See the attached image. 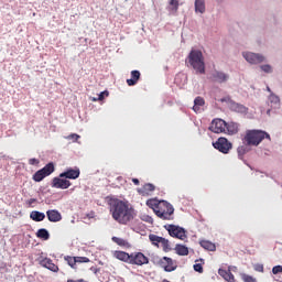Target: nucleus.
<instances>
[{
    "mask_svg": "<svg viewBox=\"0 0 282 282\" xmlns=\"http://www.w3.org/2000/svg\"><path fill=\"white\" fill-rule=\"evenodd\" d=\"M108 206L112 219L121 226H127L135 219V208H133V205H131L129 200L110 198L108 200Z\"/></svg>",
    "mask_w": 282,
    "mask_h": 282,
    "instance_id": "obj_1",
    "label": "nucleus"
},
{
    "mask_svg": "<svg viewBox=\"0 0 282 282\" xmlns=\"http://www.w3.org/2000/svg\"><path fill=\"white\" fill-rule=\"evenodd\" d=\"M147 206L153 210V213L159 217V219L167 220L173 219V215L175 213V208L171 203L166 200H158V199H148Z\"/></svg>",
    "mask_w": 282,
    "mask_h": 282,
    "instance_id": "obj_2",
    "label": "nucleus"
},
{
    "mask_svg": "<svg viewBox=\"0 0 282 282\" xmlns=\"http://www.w3.org/2000/svg\"><path fill=\"white\" fill-rule=\"evenodd\" d=\"M270 140V134L261 130H248L242 139L243 144L247 147H259L263 140Z\"/></svg>",
    "mask_w": 282,
    "mask_h": 282,
    "instance_id": "obj_3",
    "label": "nucleus"
},
{
    "mask_svg": "<svg viewBox=\"0 0 282 282\" xmlns=\"http://www.w3.org/2000/svg\"><path fill=\"white\" fill-rule=\"evenodd\" d=\"M188 63L197 74H206V64L204 63V53L199 50H192L188 54Z\"/></svg>",
    "mask_w": 282,
    "mask_h": 282,
    "instance_id": "obj_4",
    "label": "nucleus"
},
{
    "mask_svg": "<svg viewBox=\"0 0 282 282\" xmlns=\"http://www.w3.org/2000/svg\"><path fill=\"white\" fill-rule=\"evenodd\" d=\"M55 171L54 163L46 164L43 169L35 172L32 176L34 182H43L44 177H50Z\"/></svg>",
    "mask_w": 282,
    "mask_h": 282,
    "instance_id": "obj_5",
    "label": "nucleus"
},
{
    "mask_svg": "<svg viewBox=\"0 0 282 282\" xmlns=\"http://www.w3.org/2000/svg\"><path fill=\"white\" fill-rule=\"evenodd\" d=\"M148 263H149V257L144 256V253L142 252L130 253V261H129L130 265L142 267V265H148Z\"/></svg>",
    "mask_w": 282,
    "mask_h": 282,
    "instance_id": "obj_6",
    "label": "nucleus"
},
{
    "mask_svg": "<svg viewBox=\"0 0 282 282\" xmlns=\"http://www.w3.org/2000/svg\"><path fill=\"white\" fill-rule=\"evenodd\" d=\"M214 149H217L220 153H229L230 149H232V143L228 141V139L220 137L216 142L213 143Z\"/></svg>",
    "mask_w": 282,
    "mask_h": 282,
    "instance_id": "obj_7",
    "label": "nucleus"
},
{
    "mask_svg": "<svg viewBox=\"0 0 282 282\" xmlns=\"http://www.w3.org/2000/svg\"><path fill=\"white\" fill-rule=\"evenodd\" d=\"M165 228L171 237H175L182 241L186 239V230H184V228L175 225H167Z\"/></svg>",
    "mask_w": 282,
    "mask_h": 282,
    "instance_id": "obj_8",
    "label": "nucleus"
},
{
    "mask_svg": "<svg viewBox=\"0 0 282 282\" xmlns=\"http://www.w3.org/2000/svg\"><path fill=\"white\" fill-rule=\"evenodd\" d=\"M243 58L247 61V63H250V65H259V63H263L265 61V57L261 54L257 53H242Z\"/></svg>",
    "mask_w": 282,
    "mask_h": 282,
    "instance_id": "obj_9",
    "label": "nucleus"
},
{
    "mask_svg": "<svg viewBox=\"0 0 282 282\" xmlns=\"http://www.w3.org/2000/svg\"><path fill=\"white\" fill-rule=\"evenodd\" d=\"M213 133H226V122L223 119H214L209 126Z\"/></svg>",
    "mask_w": 282,
    "mask_h": 282,
    "instance_id": "obj_10",
    "label": "nucleus"
},
{
    "mask_svg": "<svg viewBox=\"0 0 282 282\" xmlns=\"http://www.w3.org/2000/svg\"><path fill=\"white\" fill-rule=\"evenodd\" d=\"M72 186V182H69L67 178L64 177H54L52 181V187L53 188H61L62 191H65Z\"/></svg>",
    "mask_w": 282,
    "mask_h": 282,
    "instance_id": "obj_11",
    "label": "nucleus"
},
{
    "mask_svg": "<svg viewBox=\"0 0 282 282\" xmlns=\"http://www.w3.org/2000/svg\"><path fill=\"white\" fill-rule=\"evenodd\" d=\"M159 263L165 272H174V270H177V264L169 257H163Z\"/></svg>",
    "mask_w": 282,
    "mask_h": 282,
    "instance_id": "obj_12",
    "label": "nucleus"
},
{
    "mask_svg": "<svg viewBox=\"0 0 282 282\" xmlns=\"http://www.w3.org/2000/svg\"><path fill=\"white\" fill-rule=\"evenodd\" d=\"M46 217L52 224H58L63 220V215L57 209H48L46 212Z\"/></svg>",
    "mask_w": 282,
    "mask_h": 282,
    "instance_id": "obj_13",
    "label": "nucleus"
},
{
    "mask_svg": "<svg viewBox=\"0 0 282 282\" xmlns=\"http://www.w3.org/2000/svg\"><path fill=\"white\" fill-rule=\"evenodd\" d=\"M39 263L42 265V268L51 270V272H58V265L54 264V261L50 258H41Z\"/></svg>",
    "mask_w": 282,
    "mask_h": 282,
    "instance_id": "obj_14",
    "label": "nucleus"
},
{
    "mask_svg": "<svg viewBox=\"0 0 282 282\" xmlns=\"http://www.w3.org/2000/svg\"><path fill=\"white\" fill-rule=\"evenodd\" d=\"M59 177H65L66 180H78V177H80V170L68 169L65 172L61 173Z\"/></svg>",
    "mask_w": 282,
    "mask_h": 282,
    "instance_id": "obj_15",
    "label": "nucleus"
},
{
    "mask_svg": "<svg viewBox=\"0 0 282 282\" xmlns=\"http://www.w3.org/2000/svg\"><path fill=\"white\" fill-rule=\"evenodd\" d=\"M213 78L216 83H228V79L230 78V75L226 74L224 72L216 70L213 74Z\"/></svg>",
    "mask_w": 282,
    "mask_h": 282,
    "instance_id": "obj_16",
    "label": "nucleus"
},
{
    "mask_svg": "<svg viewBox=\"0 0 282 282\" xmlns=\"http://www.w3.org/2000/svg\"><path fill=\"white\" fill-rule=\"evenodd\" d=\"M140 76H142L140 74V70H132L131 72V78L127 79V85L129 87H134V85H138V80H140Z\"/></svg>",
    "mask_w": 282,
    "mask_h": 282,
    "instance_id": "obj_17",
    "label": "nucleus"
},
{
    "mask_svg": "<svg viewBox=\"0 0 282 282\" xmlns=\"http://www.w3.org/2000/svg\"><path fill=\"white\" fill-rule=\"evenodd\" d=\"M218 274L219 276H223L225 281L235 282V275L232 274V272H230V269L229 270L219 269Z\"/></svg>",
    "mask_w": 282,
    "mask_h": 282,
    "instance_id": "obj_18",
    "label": "nucleus"
},
{
    "mask_svg": "<svg viewBox=\"0 0 282 282\" xmlns=\"http://www.w3.org/2000/svg\"><path fill=\"white\" fill-rule=\"evenodd\" d=\"M177 10H180V0H170L167 6L170 14H177Z\"/></svg>",
    "mask_w": 282,
    "mask_h": 282,
    "instance_id": "obj_19",
    "label": "nucleus"
},
{
    "mask_svg": "<svg viewBox=\"0 0 282 282\" xmlns=\"http://www.w3.org/2000/svg\"><path fill=\"white\" fill-rule=\"evenodd\" d=\"M226 133L229 135H235V133H239V124L235 122L226 123Z\"/></svg>",
    "mask_w": 282,
    "mask_h": 282,
    "instance_id": "obj_20",
    "label": "nucleus"
},
{
    "mask_svg": "<svg viewBox=\"0 0 282 282\" xmlns=\"http://www.w3.org/2000/svg\"><path fill=\"white\" fill-rule=\"evenodd\" d=\"M115 257L119 261H123V263H129V261L131 259V254H129L128 252H124V251H116Z\"/></svg>",
    "mask_w": 282,
    "mask_h": 282,
    "instance_id": "obj_21",
    "label": "nucleus"
},
{
    "mask_svg": "<svg viewBox=\"0 0 282 282\" xmlns=\"http://www.w3.org/2000/svg\"><path fill=\"white\" fill-rule=\"evenodd\" d=\"M204 105H206L204 97H196L194 99L193 111H195V113H199V108L204 107Z\"/></svg>",
    "mask_w": 282,
    "mask_h": 282,
    "instance_id": "obj_22",
    "label": "nucleus"
},
{
    "mask_svg": "<svg viewBox=\"0 0 282 282\" xmlns=\"http://www.w3.org/2000/svg\"><path fill=\"white\" fill-rule=\"evenodd\" d=\"M195 12L200 14L206 12V0H195Z\"/></svg>",
    "mask_w": 282,
    "mask_h": 282,
    "instance_id": "obj_23",
    "label": "nucleus"
},
{
    "mask_svg": "<svg viewBox=\"0 0 282 282\" xmlns=\"http://www.w3.org/2000/svg\"><path fill=\"white\" fill-rule=\"evenodd\" d=\"M199 243L204 250H208L209 252H215L217 250V246L208 240H202Z\"/></svg>",
    "mask_w": 282,
    "mask_h": 282,
    "instance_id": "obj_24",
    "label": "nucleus"
},
{
    "mask_svg": "<svg viewBox=\"0 0 282 282\" xmlns=\"http://www.w3.org/2000/svg\"><path fill=\"white\" fill-rule=\"evenodd\" d=\"M30 219H32L33 221H43L45 219V214L37 210H33L30 214Z\"/></svg>",
    "mask_w": 282,
    "mask_h": 282,
    "instance_id": "obj_25",
    "label": "nucleus"
},
{
    "mask_svg": "<svg viewBox=\"0 0 282 282\" xmlns=\"http://www.w3.org/2000/svg\"><path fill=\"white\" fill-rule=\"evenodd\" d=\"M175 252L180 257H187V254H188V247H186L184 245H176Z\"/></svg>",
    "mask_w": 282,
    "mask_h": 282,
    "instance_id": "obj_26",
    "label": "nucleus"
},
{
    "mask_svg": "<svg viewBox=\"0 0 282 282\" xmlns=\"http://www.w3.org/2000/svg\"><path fill=\"white\" fill-rule=\"evenodd\" d=\"M37 239H43V241H47L50 239V231L47 229L42 228L36 231Z\"/></svg>",
    "mask_w": 282,
    "mask_h": 282,
    "instance_id": "obj_27",
    "label": "nucleus"
},
{
    "mask_svg": "<svg viewBox=\"0 0 282 282\" xmlns=\"http://www.w3.org/2000/svg\"><path fill=\"white\" fill-rule=\"evenodd\" d=\"M153 191H155V185L151 184V183H147L145 185H143V187L141 188V193L143 195H151V193H153Z\"/></svg>",
    "mask_w": 282,
    "mask_h": 282,
    "instance_id": "obj_28",
    "label": "nucleus"
},
{
    "mask_svg": "<svg viewBox=\"0 0 282 282\" xmlns=\"http://www.w3.org/2000/svg\"><path fill=\"white\" fill-rule=\"evenodd\" d=\"M149 239H150L152 246H156V248H160V243H161V241H162V237H160V236H158V235L151 234V235L149 236Z\"/></svg>",
    "mask_w": 282,
    "mask_h": 282,
    "instance_id": "obj_29",
    "label": "nucleus"
},
{
    "mask_svg": "<svg viewBox=\"0 0 282 282\" xmlns=\"http://www.w3.org/2000/svg\"><path fill=\"white\" fill-rule=\"evenodd\" d=\"M248 151H250V149H248V144L240 145L237 149L239 158H243V155H246V153H248Z\"/></svg>",
    "mask_w": 282,
    "mask_h": 282,
    "instance_id": "obj_30",
    "label": "nucleus"
},
{
    "mask_svg": "<svg viewBox=\"0 0 282 282\" xmlns=\"http://www.w3.org/2000/svg\"><path fill=\"white\" fill-rule=\"evenodd\" d=\"M160 245L164 252H169V250H171V245L169 243V240H166L165 238H161Z\"/></svg>",
    "mask_w": 282,
    "mask_h": 282,
    "instance_id": "obj_31",
    "label": "nucleus"
},
{
    "mask_svg": "<svg viewBox=\"0 0 282 282\" xmlns=\"http://www.w3.org/2000/svg\"><path fill=\"white\" fill-rule=\"evenodd\" d=\"M112 241L113 243H117V246H128L129 242H127V240L122 239V238H118V237H112Z\"/></svg>",
    "mask_w": 282,
    "mask_h": 282,
    "instance_id": "obj_32",
    "label": "nucleus"
},
{
    "mask_svg": "<svg viewBox=\"0 0 282 282\" xmlns=\"http://www.w3.org/2000/svg\"><path fill=\"white\" fill-rule=\"evenodd\" d=\"M65 261H67L69 267L75 268V265H76V257L67 256V257H65Z\"/></svg>",
    "mask_w": 282,
    "mask_h": 282,
    "instance_id": "obj_33",
    "label": "nucleus"
},
{
    "mask_svg": "<svg viewBox=\"0 0 282 282\" xmlns=\"http://www.w3.org/2000/svg\"><path fill=\"white\" fill-rule=\"evenodd\" d=\"M76 263H89V258L87 257H75Z\"/></svg>",
    "mask_w": 282,
    "mask_h": 282,
    "instance_id": "obj_34",
    "label": "nucleus"
},
{
    "mask_svg": "<svg viewBox=\"0 0 282 282\" xmlns=\"http://www.w3.org/2000/svg\"><path fill=\"white\" fill-rule=\"evenodd\" d=\"M260 69H262V72H264L265 74H272V66H270L269 64L260 66Z\"/></svg>",
    "mask_w": 282,
    "mask_h": 282,
    "instance_id": "obj_35",
    "label": "nucleus"
},
{
    "mask_svg": "<svg viewBox=\"0 0 282 282\" xmlns=\"http://www.w3.org/2000/svg\"><path fill=\"white\" fill-rule=\"evenodd\" d=\"M194 270L195 272H199V274L204 273V267L202 265V263L194 264Z\"/></svg>",
    "mask_w": 282,
    "mask_h": 282,
    "instance_id": "obj_36",
    "label": "nucleus"
},
{
    "mask_svg": "<svg viewBox=\"0 0 282 282\" xmlns=\"http://www.w3.org/2000/svg\"><path fill=\"white\" fill-rule=\"evenodd\" d=\"M282 273V265H275L272 268V274H281Z\"/></svg>",
    "mask_w": 282,
    "mask_h": 282,
    "instance_id": "obj_37",
    "label": "nucleus"
},
{
    "mask_svg": "<svg viewBox=\"0 0 282 282\" xmlns=\"http://www.w3.org/2000/svg\"><path fill=\"white\" fill-rule=\"evenodd\" d=\"M29 164L31 166H39V164H41V161H39V159H30Z\"/></svg>",
    "mask_w": 282,
    "mask_h": 282,
    "instance_id": "obj_38",
    "label": "nucleus"
},
{
    "mask_svg": "<svg viewBox=\"0 0 282 282\" xmlns=\"http://www.w3.org/2000/svg\"><path fill=\"white\" fill-rule=\"evenodd\" d=\"M242 280L245 282H257V280L254 278H252L251 275H243Z\"/></svg>",
    "mask_w": 282,
    "mask_h": 282,
    "instance_id": "obj_39",
    "label": "nucleus"
},
{
    "mask_svg": "<svg viewBox=\"0 0 282 282\" xmlns=\"http://www.w3.org/2000/svg\"><path fill=\"white\" fill-rule=\"evenodd\" d=\"M105 96H109V91L105 90L99 94L98 100H105Z\"/></svg>",
    "mask_w": 282,
    "mask_h": 282,
    "instance_id": "obj_40",
    "label": "nucleus"
},
{
    "mask_svg": "<svg viewBox=\"0 0 282 282\" xmlns=\"http://www.w3.org/2000/svg\"><path fill=\"white\" fill-rule=\"evenodd\" d=\"M270 100H271V102H279V97L274 96V95H271Z\"/></svg>",
    "mask_w": 282,
    "mask_h": 282,
    "instance_id": "obj_41",
    "label": "nucleus"
},
{
    "mask_svg": "<svg viewBox=\"0 0 282 282\" xmlns=\"http://www.w3.org/2000/svg\"><path fill=\"white\" fill-rule=\"evenodd\" d=\"M67 282H87L85 279H78V280H67Z\"/></svg>",
    "mask_w": 282,
    "mask_h": 282,
    "instance_id": "obj_42",
    "label": "nucleus"
},
{
    "mask_svg": "<svg viewBox=\"0 0 282 282\" xmlns=\"http://www.w3.org/2000/svg\"><path fill=\"white\" fill-rule=\"evenodd\" d=\"M132 182L134 183L135 186H140V180H138V178H132Z\"/></svg>",
    "mask_w": 282,
    "mask_h": 282,
    "instance_id": "obj_43",
    "label": "nucleus"
},
{
    "mask_svg": "<svg viewBox=\"0 0 282 282\" xmlns=\"http://www.w3.org/2000/svg\"><path fill=\"white\" fill-rule=\"evenodd\" d=\"M70 138H72L73 140H78V139L80 138V135H78V134H70Z\"/></svg>",
    "mask_w": 282,
    "mask_h": 282,
    "instance_id": "obj_44",
    "label": "nucleus"
},
{
    "mask_svg": "<svg viewBox=\"0 0 282 282\" xmlns=\"http://www.w3.org/2000/svg\"><path fill=\"white\" fill-rule=\"evenodd\" d=\"M256 270H257L258 272H263V265H262V264L258 265Z\"/></svg>",
    "mask_w": 282,
    "mask_h": 282,
    "instance_id": "obj_45",
    "label": "nucleus"
},
{
    "mask_svg": "<svg viewBox=\"0 0 282 282\" xmlns=\"http://www.w3.org/2000/svg\"><path fill=\"white\" fill-rule=\"evenodd\" d=\"M29 204L32 205V204H36V199L35 198H31L29 199Z\"/></svg>",
    "mask_w": 282,
    "mask_h": 282,
    "instance_id": "obj_46",
    "label": "nucleus"
},
{
    "mask_svg": "<svg viewBox=\"0 0 282 282\" xmlns=\"http://www.w3.org/2000/svg\"><path fill=\"white\" fill-rule=\"evenodd\" d=\"M241 110H245L246 109V107H243V106H238Z\"/></svg>",
    "mask_w": 282,
    "mask_h": 282,
    "instance_id": "obj_47",
    "label": "nucleus"
},
{
    "mask_svg": "<svg viewBox=\"0 0 282 282\" xmlns=\"http://www.w3.org/2000/svg\"><path fill=\"white\" fill-rule=\"evenodd\" d=\"M267 90H268V91H271V90H270V87H268Z\"/></svg>",
    "mask_w": 282,
    "mask_h": 282,
    "instance_id": "obj_48",
    "label": "nucleus"
},
{
    "mask_svg": "<svg viewBox=\"0 0 282 282\" xmlns=\"http://www.w3.org/2000/svg\"><path fill=\"white\" fill-rule=\"evenodd\" d=\"M178 76H180V75H178ZM178 76H177V77H178ZM177 77L175 78V80H177Z\"/></svg>",
    "mask_w": 282,
    "mask_h": 282,
    "instance_id": "obj_49",
    "label": "nucleus"
}]
</instances>
